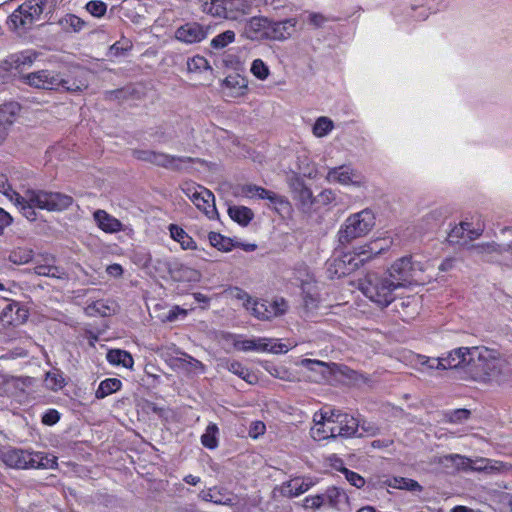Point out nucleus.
Listing matches in <instances>:
<instances>
[{"label":"nucleus","mask_w":512,"mask_h":512,"mask_svg":"<svg viewBox=\"0 0 512 512\" xmlns=\"http://www.w3.org/2000/svg\"><path fill=\"white\" fill-rule=\"evenodd\" d=\"M86 85L84 83L77 84L76 82L70 83V81L63 79V83H61L60 88L65 91L70 92H78L85 88Z\"/></svg>","instance_id":"338daca9"},{"label":"nucleus","mask_w":512,"mask_h":512,"mask_svg":"<svg viewBox=\"0 0 512 512\" xmlns=\"http://www.w3.org/2000/svg\"><path fill=\"white\" fill-rule=\"evenodd\" d=\"M45 385L47 388L53 391H57L64 387L65 379L59 371H51L46 374Z\"/></svg>","instance_id":"37998d69"},{"label":"nucleus","mask_w":512,"mask_h":512,"mask_svg":"<svg viewBox=\"0 0 512 512\" xmlns=\"http://www.w3.org/2000/svg\"><path fill=\"white\" fill-rule=\"evenodd\" d=\"M225 0H204L202 4L203 11L216 17L234 18V15H228Z\"/></svg>","instance_id":"a878e982"},{"label":"nucleus","mask_w":512,"mask_h":512,"mask_svg":"<svg viewBox=\"0 0 512 512\" xmlns=\"http://www.w3.org/2000/svg\"><path fill=\"white\" fill-rule=\"evenodd\" d=\"M288 305L283 298H276L269 302L266 300H252L250 309H247L254 317L260 320H270L287 311Z\"/></svg>","instance_id":"6e6552de"},{"label":"nucleus","mask_w":512,"mask_h":512,"mask_svg":"<svg viewBox=\"0 0 512 512\" xmlns=\"http://www.w3.org/2000/svg\"><path fill=\"white\" fill-rule=\"evenodd\" d=\"M305 507L311 508V509H318L321 506L326 504L325 495H315V496H309L306 497L305 500Z\"/></svg>","instance_id":"5fc2aeb1"},{"label":"nucleus","mask_w":512,"mask_h":512,"mask_svg":"<svg viewBox=\"0 0 512 512\" xmlns=\"http://www.w3.org/2000/svg\"><path fill=\"white\" fill-rule=\"evenodd\" d=\"M471 378L484 384H501L512 376V359L497 349L472 347L469 358Z\"/></svg>","instance_id":"f03ea898"},{"label":"nucleus","mask_w":512,"mask_h":512,"mask_svg":"<svg viewBox=\"0 0 512 512\" xmlns=\"http://www.w3.org/2000/svg\"><path fill=\"white\" fill-rule=\"evenodd\" d=\"M324 495L326 504L336 509H340L341 505L345 504L348 500L346 493L337 487L328 488Z\"/></svg>","instance_id":"7c9ffc66"},{"label":"nucleus","mask_w":512,"mask_h":512,"mask_svg":"<svg viewBox=\"0 0 512 512\" xmlns=\"http://www.w3.org/2000/svg\"><path fill=\"white\" fill-rule=\"evenodd\" d=\"M14 308H17V310H19V308L17 307V304H8L2 311L1 313V316H0V319L2 322L6 323V324H13L14 320L11 316V313L13 311Z\"/></svg>","instance_id":"0e129e2a"},{"label":"nucleus","mask_w":512,"mask_h":512,"mask_svg":"<svg viewBox=\"0 0 512 512\" xmlns=\"http://www.w3.org/2000/svg\"><path fill=\"white\" fill-rule=\"evenodd\" d=\"M9 259L15 264H25L33 259V251L27 248H17L11 252Z\"/></svg>","instance_id":"a18cd8bd"},{"label":"nucleus","mask_w":512,"mask_h":512,"mask_svg":"<svg viewBox=\"0 0 512 512\" xmlns=\"http://www.w3.org/2000/svg\"><path fill=\"white\" fill-rule=\"evenodd\" d=\"M209 27L197 22H189L175 31V38L185 44L199 43L208 36Z\"/></svg>","instance_id":"f8f14e48"},{"label":"nucleus","mask_w":512,"mask_h":512,"mask_svg":"<svg viewBox=\"0 0 512 512\" xmlns=\"http://www.w3.org/2000/svg\"><path fill=\"white\" fill-rule=\"evenodd\" d=\"M342 473L344 474L346 480L356 488H362L365 485V479L358 473L351 471L347 468H343Z\"/></svg>","instance_id":"8fccbe9b"},{"label":"nucleus","mask_w":512,"mask_h":512,"mask_svg":"<svg viewBox=\"0 0 512 512\" xmlns=\"http://www.w3.org/2000/svg\"><path fill=\"white\" fill-rule=\"evenodd\" d=\"M375 226V215L371 209H363L350 215L340 227L337 236L340 244L345 245L354 239L367 235Z\"/></svg>","instance_id":"20e7f679"},{"label":"nucleus","mask_w":512,"mask_h":512,"mask_svg":"<svg viewBox=\"0 0 512 512\" xmlns=\"http://www.w3.org/2000/svg\"><path fill=\"white\" fill-rule=\"evenodd\" d=\"M259 192V186L254 184H246L239 188V195L246 198H254Z\"/></svg>","instance_id":"4d7b16f0"},{"label":"nucleus","mask_w":512,"mask_h":512,"mask_svg":"<svg viewBox=\"0 0 512 512\" xmlns=\"http://www.w3.org/2000/svg\"><path fill=\"white\" fill-rule=\"evenodd\" d=\"M389 486L408 491H422V486L417 481L403 477L392 479L389 482Z\"/></svg>","instance_id":"a19ab883"},{"label":"nucleus","mask_w":512,"mask_h":512,"mask_svg":"<svg viewBox=\"0 0 512 512\" xmlns=\"http://www.w3.org/2000/svg\"><path fill=\"white\" fill-rule=\"evenodd\" d=\"M47 0H29L20 5L10 16L9 23L15 29H28L43 13Z\"/></svg>","instance_id":"423d86ee"},{"label":"nucleus","mask_w":512,"mask_h":512,"mask_svg":"<svg viewBox=\"0 0 512 512\" xmlns=\"http://www.w3.org/2000/svg\"><path fill=\"white\" fill-rule=\"evenodd\" d=\"M296 24L297 20L295 18L278 22L271 21L269 40L282 41L289 38L294 32Z\"/></svg>","instance_id":"412c9836"},{"label":"nucleus","mask_w":512,"mask_h":512,"mask_svg":"<svg viewBox=\"0 0 512 512\" xmlns=\"http://www.w3.org/2000/svg\"><path fill=\"white\" fill-rule=\"evenodd\" d=\"M193 162V159L186 156H173L166 153L155 152L152 156V164L171 170H182L187 164Z\"/></svg>","instance_id":"f3484780"},{"label":"nucleus","mask_w":512,"mask_h":512,"mask_svg":"<svg viewBox=\"0 0 512 512\" xmlns=\"http://www.w3.org/2000/svg\"><path fill=\"white\" fill-rule=\"evenodd\" d=\"M210 244L217 248L218 250H222L225 252H228L231 250L232 243L231 239L224 237L223 235L216 233V232H210L208 236Z\"/></svg>","instance_id":"c03bdc74"},{"label":"nucleus","mask_w":512,"mask_h":512,"mask_svg":"<svg viewBox=\"0 0 512 512\" xmlns=\"http://www.w3.org/2000/svg\"><path fill=\"white\" fill-rule=\"evenodd\" d=\"M329 412V420L333 423L332 428L335 429L337 437L354 436L359 428L360 422L353 416L341 412L331 410Z\"/></svg>","instance_id":"1a4fd4ad"},{"label":"nucleus","mask_w":512,"mask_h":512,"mask_svg":"<svg viewBox=\"0 0 512 512\" xmlns=\"http://www.w3.org/2000/svg\"><path fill=\"white\" fill-rule=\"evenodd\" d=\"M299 170L305 177L315 178L317 176V169L314 164H304V162H301V164H299Z\"/></svg>","instance_id":"e2e57ef3"},{"label":"nucleus","mask_w":512,"mask_h":512,"mask_svg":"<svg viewBox=\"0 0 512 512\" xmlns=\"http://www.w3.org/2000/svg\"><path fill=\"white\" fill-rule=\"evenodd\" d=\"M228 214L232 220L242 226H246L253 219V212L246 206H231L228 208Z\"/></svg>","instance_id":"bb28decb"},{"label":"nucleus","mask_w":512,"mask_h":512,"mask_svg":"<svg viewBox=\"0 0 512 512\" xmlns=\"http://www.w3.org/2000/svg\"><path fill=\"white\" fill-rule=\"evenodd\" d=\"M360 291L381 308L389 306L395 299V284L386 274L368 273L359 282Z\"/></svg>","instance_id":"7ed1b4c3"},{"label":"nucleus","mask_w":512,"mask_h":512,"mask_svg":"<svg viewBox=\"0 0 512 512\" xmlns=\"http://www.w3.org/2000/svg\"><path fill=\"white\" fill-rule=\"evenodd\" d=\"M257 198L259 199H267L271 203H282L283 199L278 196L276 193L266 190L265 188L259 186V192H257Z\"/></svg>","instance_id":"6e6d98bb"},{"label":"nucleus","mask_w":512,"mask_h":512,"mask_svg":"<svg viewBox=\"0 0 512 512\" xmlns=\"http://www.w3.org/2000/svg\"><path fill=\"white\" fill-rule=\"evenodd\" d=\"M62 28L67 32L78 33L83 30L86 23L74 14H68L60 20Z\"/></svg>","instance_id":"4c0bfd02"},{"label":"nucleus","mask_w":512,"mask_h":512,"mask_svg":"<svg viewBox=\"0 0 512 512\" xmlns=\"http://www.w3.org/2000/svg\"><path fill=\"white\" fill-rule=\"evenodd\" d=\"M171 237L180 243L183 249H194L196 247L195 241L190 237L182 228L175 224L169 227Z\"/></svg>","instance_id":"f704fd0d"},{"label":"nucleus","mask_w":512,"mask_h":512,"mask_svg":"<svg viewBox=\"0 0 512 512\" xmlns=\"http://www.w3.org/2000/svg\"><path fill=\"white\" fill-rule=\"evenodd\" d=\"M318 303L319 299L316 296L310 293H305L303 297V304L307 311L315 310L318 307Z\"/></svg>","instance_id":"680f3d73"},{"label":"nucleus","mask_w":512,"mask_h":512,"mask_svg":"<svg viewBox=\"0 0 512 512\" xmlns=\"http://www.w3.org/2000/svg\"><path fill=\"white\" fill-rule=\"evenodd\" d=\"M291 189L294 198L301 203L303 207H310L313 204L314 198L312 191L301 180L295 179L291 183Z\"/></svg>","instance_id":"393cba45"},{"label":"nucleus","mask_w":512,"mask_h":512,"mask_svg":"<svg viewBox=\"0 0 512 512\" xmlns=\"http://www.w3.org/2000/svg\"><path fill=\"white\" fill-rule=\"evenodd\" d=\"M218 432L219 429L217 425L215 423H210L201 436L202 445L210 450L216 449L218 447Z\"/></svg>","instance_id":"e433bc0d"},{"label":"nucleus","mask_w":512,"mask_h":512,"mask_svg":"<svg viewBox=\"0 0 512 512\" xmlns=\"http://www.w3.org/2000/svg\"><path fill=\"white\" fill-rule=\"evenodd\" d=\"M199 498L206 502H212L217 505L233 506L234 495L224 487L214 486L199 493Z\"/></svg>","instance_id":"a211bd4d"},{"label":"nucleus","mask_w":512,"mask_h":512,"mask_svg":"<svg viewBox=\"0 0 512 512\" xmlns=\"http://www.w3.org/2000/svg\"><path fill=\"white\" fill-rule=\"evenodd\" d=\"M326 180L329 183H338L344 186L360 187L364 184L363 176L348 165L329 169Z\"/></svg>","instance_id":"9d476101"},{"label":"nucleus","mask_w":512,"mask_h":512,"mask_svg":"<svg viewBox=\"0 0 512 512\" xmlns=\"http://www.w3.org/2000/svg\"><path fill=\"white\" fill-rule=\"evenodd\" d=\"M227 7L228 15H233V11H240L242 13H246V9L248 8V3L246 0H225Z\"/></svg>","instance_id":"603ef678"},{"label":"nucleus","mask_w":512,"mask_h":512,"mask_svg":"<svg viewBox=\"0 0 512 512\" xmlns=\"http://www.w3.org/2000/svg\"><path fill=\"white\" fill-rule=\"evenodd\" d=\"M471 357V348L459 347L447 353L446 356L441 357L443 370L445 369H456L463 364H469V358Z\"/></svg>","instance_id":"aec40b11"},{"label":"nucleus","mask_w":512,"mask_h":512,"mask_svg":"<svg viewBox=\"0 0 512 512\" xmlns=\"http://www.w3.org/2000/svg\"><path fill=\"white\" fill-rule=\"evenodd\" d=\"M318 198L323 204H329L336 199V195L332 190L326 189L318 195Z\"/></svg>","instance_id":"774afa93"},{"label":"nucleus","mask_w":512,"mask_h":512,"mask_svg":"<svg viewBox=\"0 0 512 512\" xmlns=\"http://www.w3.org/2000/svg\"><path fill=\"white\" fill-rule=\"evenodd\" d=\"M226 88L232 90L230 96L238 97L246 94L248 90V82L245 78L236 76H228L225 79Z\"/></svg>","instance_id":"cd10ccee"},{"label":"nucleus","mask_w":512,"mask_h":512,"mask_svg":"<svg viewBox=\"0 0 512 512\" xmlns=\"http://www.w3.org/2000/svg\"><path fill=\"white\" fill-rule=\"evenodd\" d=\"M122 382L117 378H107L100 382L98 389L95 392L97 399H103L112 393L120 390Z\"/></svg>","instance_id":"c85d7f7f"},{"label":"nucleus","mask_w":512,"mask_h":512,"mask_svg":"<svg viewBox=\"0 0 512 512\" xmlns=\"http://www.w3.org/2000/svg\"><path fill=\"white\" fill-rule=\"evenodd\" d=\"M93 217L97 226L106 233H117L123 230V225L120 220L110 215L105 210H96L93 213Z\"/></svg>","instance_id":"5701e85b"},{"label":"nucleus","mask_w":512,"mask_h":512,"mask_svg":"<svg viewBox=\"0 0 512 512\" xmlns=\"http://www.w3.org/2000/svg\"><path fill=\"white\" fill-rule=\"evenodd\" d=\"M20 106L16 102H9L0 105V145L8 135L9 127L13 124Z\"/></svg>","instance_id":"6ab92c4d"},{"label":"nucleus","mask_w":512,"mask_h":512,"mask_svg":"<svg viewBox=\"0 0 512 512\" xmlns=\"http://www.w3.org/2000/svg\"><path fill=\"white\" fill-rule=\"evenodd\" d=\"M3 462L11 468H32V452L22 449H9L2 454Z\"/></svg>","instance_id":"2eb2a0df"},{"label":"nucleus","mask_w":512,"mask_h":512,"mask_svg":"<svg viewBox=\"0 0 512 512\" xmlns=\"http://www.w3.org/2000/svg\"><path fill=\"white\" fill-rule=\"evenodd\" d=\"M472 233L470 231V223L468 222H462L459 226L455 227L450 235L449 238L451 241H453L454 238L463 237L465 232Z\"/></svg>","instance_id":"13d9d810"},{"label":"nucleus","mask_w":512,"mask_h":512,"mask_svg":"<svg viewBox=\"0 0 512 512\" xmlns=\"http://www.w3.org/2000/svg\"><path fill=\"white\" fill-rule=\"evenodd\" d=\"M60 419V413L55 409H49L42 417V422L46 425H54Z\"/></svg>","instance_id":"bf43d9fd"},{"label":"nucleus","mask_w":512,"mask_h":512,"mask_svg":"<svg viewBox=\"0 0 512 512\" xmlns=\"http://www.w3.org/2000/svg\"><path fill=\"white\" fill-rule=\"evenodd\" d=\"M235 40V32L232 30H226L223 33L218 34L211 40V47L215 50H221Z\"/></svg>","instance_id":"79ce46f5"},{"label":"nucleus","mask_w":512,"mask_h":512,"mask_svg":"<svg viewBox=\"0 0 512 512\" xmlns=\"http://www.w3.org/2000/svg\"><path fill=\"white\" fill-rule=\"evenodd\" d=\"M0 192L7 196L29 221L36 220L35 209L62 211L73 203L71 196L59 192L28 189L23 195H20L11 188L6 176L2 174H0Z\"/></svg>","instance_id":"f257e3e1"},{"label":"nucleus","mask_w":512,"mask_h":512,"mask_svg":"<svg viewBox=\"0 0 512 512\" xmlns=\"http://www.w3.org/2000/svg\"><path fill=\"white\" fill-rule=\"evenodd\" d=\"M233 295L235 298L242 300L244 302L243 305L246 309H250V304L252 303L253 299L249 296L247 292L240 288H235Z\"/></svg>","instance_id":"69168bd1"},{"label":"nucleus","mask_w":512,"mask_h":512,"mask_svg":"<svg viewBox=\"0 0 512 512\" xmlns=\"http://www.w3.org/2000/svg\"><path fill=\"white\" fill-rule=\"evenodd\" d=\"M25 79L30 86L47 90L60 89V85L63 83V78L58 73L50 70L29 73Z\"/></svg>","instance_id":"9b49d317"},{"label":"nucleus","mask_w":512,"mask_h":512,"mask_svg":"<svg viewBox=\"0 0 512 512\" xmlns=\"http://www.w3.org/2000/svg\"><path fill=\"white\" fill-rule=\"evenodd\" d=\"M423 271L424 266L420 262L413 261L410 256H405L396 260L388 269L386 275L399 289L422 281L421 273Z\"/></svg>","instance_id":"39448f33"},{"label":"nucleus","mask_w":512,"mask_h":512,"mask_svg":"<svg viewBox=\"0 0 512 512\" xmlns=\"http://www.w3.org/2000/svg\"><path fill=\"white\" fill-rule=\"evenodd\" d=\"M314 425L310 430L314 440L321 441L328 438H336L335 429L332 428V422L329 420V412L324 411L314 414Z\"/></svg>","instance_id":"4468645a"},{"label":"nucleus","mask_w":512,"mask_h":512,"mask_svg":"<svg viewBox=\"0 0 512 512\" xmlns=\"http://www.w3.org/2000/svg\"><path fill=\"white\" fill-rule=\"evenodd\" d=\"M187 68L190 72L209 69L208 61L202 56H194L187 62Z\"/></svg>","instance_id":"09e8293b"},{"label":"nucleus","mask_w":512,"mask_h":512,"mask_svg":"<svg viewBox=\"0 0 512 512\" xmlns=\"http://www.w3.org/2000/svg\"><path fill=\"white\" fill-rule=\"evenodd\" d=\"M32 468L53 469L57 466V457L44 452H32Z\"/></svg>","instance_id":"c756f323"},{"label":"nucleus","mask_w":512,"mask_h":512,"mask_svg":"<svg viewBox=\"0 0 512 512\" xmlns=\"http://www.w3.org/2000/svg\"><path fill=\"white\" fill-rule=\"evenodd\" d=\"M417 362L427 370H443L441 357L434 358L424 355L417 356Z\"/></svg>","instance_id":"49530a36"},{"label":"nucleus","mask_w":512,"mask_h":512,"mask_svg":"<svg viewBox=\"0 0 512 512\" xmlns=\"http://www.w3.org/2000/svg\"><path fill=\"white\" fill-rule=\"evenodd\" d=\"M86 10L95 17H102L107 10V6L102 1H90L86 4Z\"/></svg>","instance_id":"3c124183"},{"label":"nucleus","mask_w":512,"mask_h":512,"mask_svg":"<svg viewBox=\"0 0 512 512\" xmlns=\"http://www.w3.org/2000/svg\"><path fill=\"white\" fill-rule=\"evenodd\" d=\"M311 485V482H306L302 478H293L283 484L281 492L286 497H297L308 491Z\"/></svg>","instance_id":"b1692460"},{"label":"nucleus","mask_w":512,"mask_h":512,"mask_svg":"<svg viewBox=\"0 0 512 512\" xmlns=\"http://www.w3.org/2000/svg\"><path fill=\"white\" fill-rule=\"evenodd\" d=\"M183 191L208 218L213 219L217 215L215 197L210 190L202 186H187Z\"/></svg>","instance_id":"0eeeda50"},{"label":"nucleus","mask_w":512,"mask_h":512,"mask_svg":"<svg viewBox=\"0 0 512 512\" xmlns=\"http://www.w3.org/2000/svg\"><path fill=\"white\" fill-rule=\"evenodd\" d=\"M250 71L259 80L267 79L270 73L268 66L261 59L252 62Z\"/></svg>","instance_id":"de8ad7c7"},{"label":"nucleus","mask_w":512,"mask_h":512,"mask_svg":"<svg viewBox=\"0 0 512 512\" xmlns=\"http://www.w3.org/2000/svg\"><path fill=\"white\" fill-rule=\"evenodd\" d=\"M34 272L39 276H46L56 279L67 278V274L63 268L48 263L37 264L34 267Z\"/></svg>","instance_id":"72a5a7b5"},{"label":"nucleus","mask_w":512,"mask_h":512,"mask_svg":"<svg viewBox=\"0 0 512 512\" xmlns=\"http://www.w3.org/2000/svg\"><path fill=\"white\" fill-rule=\"evenodd\" d=\"M227 369L248 383H253L256 379L255 375L252 374L249 371V369L247 367L243 366L240 362H237V361L227 362Z\"/></svg>","instance_id":"58836bf2"},{"label":"nucleus","mask_w":512,"mask_h":512,"mask_svg":"<svg viewBox=\"0 0 512 512\" xmlns=\"http://www.w3.org/2000/svg\"><path fill=\"white\" fill-rule=\"evenodd\" d=\"M38 53L34 50H24L21 52L13 53L7 57L5 64L8 69H23L30 67L37 59Z\"/></svg>","instance_id":"4be33fe9"},{"label":"nucleus","mask_w":512,"mask_h":512,"mask_svg":"<svg viewBox=\"0 0 512 512\" xmlns=\"http://www.w3.org/2000/svg\"><path fill=\"white\" fill-rule=\"evenodd\" d=\"M300 365L307 368L311 372H315L316 375L311 376L310 378L318 382L325 377L326 363L320 360L313 359H302Z\"/></svg>","instance_id":"c9c22d12"},{"label":"nucleus","mask_w":512,"mask_h":512,"mask_svg":"<svg viewBox=\"0 0 512 512\" xmlns=\"http://www.w3.org/2000/svg\"><path fill=\"white\" fill-rule=\"evenodd\" d=\"M270 22L267 17L254 16L247 20L244 34L250 40H269Z\"/></svg>","instance_id":"ddd939ff"},{"label":"nucleus","mask_w":512,"mask_h":512,"mask_svg":"<svg viewBox=\"0 0 512 512\" xmlns=\"http://www.w3.org/2000/svg\"><path fill=\"white\" fill-rule=\"evenodd\" d=\"M267 338H257V339H246V340H237L234 342V347L237 350L248 352V351H265L267 345Z\"/></svg>","instance_id":"473e14b6"},{"label":"nucleus","mask_w":512,"mask_h":512,"mask_svg":"<svg viewBox=\"0 0 512 512\" xmlns=\"http://www.w3.org/2000/svg\"><path fill=\"white\" fill-rule=\"evenodd\" d=\"M265 351L272 353H286L289 351L290 347L283 343H271V340L268 339Z\"/></svg>","instance_id":"052dcab7"},{"label":"nucleus","mask_w":512,"mask_h":512,"mask_svg":"<svg viewBox=\"0 0 512 512\" xmlns=\"http://www.w3.org/2000/svg\"><path fill=\"white\" fill-rule=\"evenodd\" d=\"M333 128V121L328 117L321 116L316 120L313 126V134L316 137L321 138L326 136L329 132H331Z\"/></svg>","instance_id":"ea45409f"},{"label":"nucleus","mask_w":512,"mask_h":512,"mask_svg":"<svg viewBox=\"0 0 512 512\" xmlns=\"http://www.w3.org/2000/svg\"><path fill=\"white\" fill-rule=\"evenodd\" d=\"M361 262L362 260H358L351 254L347 253L341 257L334 258L329 263L328 271L336 277H342L356 270Z\"/></svg>","instance_id":"dca6fc26"},{"label":"nucleus","mask_w":512,"mask_h":512,"mask_svg":"<svg viewBox=\"0 0 512 512\" xmlns=\"http://www.w3.org/2000/svg\"><path fill=\"white\" fill-rule=\"evenodd\" d=\"M107 360L112 365H122L125 368H131L134 364L132 356L119 349H112L107 353Z\"/></svg>","instance_id":"2f4dec72"},{"label":"nucleus","mask_w":512,"mask_h":512,"mask_svg":"<svg viewBox=\"0 0 512 512\" xmlns=\"http://www.w3.org/2000/svg\"><path fill=\"white\" fill-rule=\"evenodd\" d=\"M470 411L467 409H457L447 414V419L451 423H461L468 419Z\"/></svg>","instance_id":"864d4df0"}]
</instances>
